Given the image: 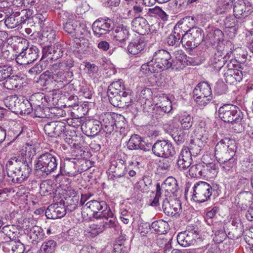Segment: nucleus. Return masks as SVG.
<instances>
[{"mask_svg":"<svg viewBox=\"0 0 253 253\" xmlns=\"http://www.w3.org/2000/svg\"><path fill=\"white\" fill-rule=\"evenodd\" d=\"M8 176L14 183H21L28 177L31 172V166L25 157L17 155L11 157L6 164Z\"/></svg>","mask_w":253,"mask_h":253,"instance_id":"f257e3e1","label":"nucleus"},{"mask_svg":"<svg viewBox=\"0 0 253 253\" xmlns=\"http://www.w3.org/2000/svg\"><path fill=\"white\" fill-rule=\"evenodd\" d=\"M172 63L170 54L164 49L155 52L152 59L141 66V71L145 74L159 73L172 68Z\"/></svg>","mask_w":253,"mask_h":253,"instance_id":"f03ea898","label":"nucleus"},{"mask_svg":"<svg viewBox=\"0 0 253 253\" xmlns=\"http://www.w3.org/2000/svg\"><path fill=\"white\" fill-rule=\"evenodd\" d=\"M58 158L57 154L51 150L41 154L36 160L35 168L38 173L42 176H47L54 172L57 168Z\"/></svg>","mask_w":253,"mask_h":253,"instance_id":"7ed1b4c3","label":"nucleus"},{"mask_svg":"<svg viewBox=\"0 0 253 253\" xmlns=\"http://www.w3.org/2000/svg\"><path fill=\"white\" fill-rule=\"evenodd\" d=\"M194 23V20L187 23L186 27L189 29L185 31L182 37V44L190 49L197 47L203 41L204 36V31L201 29L193 27Z\"/></svg>","mask_w":253,"mask_h":253,"instance_id":"20e7f679","label":"nucleus"},{"mask_svg":"<svg viewBox=\"0 0 253 253\" xmlns=\"http://www.w3.org/2000/svg\"><path fill=\"white\" fill-rule=\"evenodd\" d=\"M236 146L235 141L228 138L220 140L215 146L214 154L217 161L223 162L234 157Z\"/></svg>","mask_w":253,"mask_h":253,"instance_id":"39448f33","label":"nucleus"},{"mask_svg":"<svg viewBox=\"0 0 253 253\" xmlns=\"http://www.w3.org/2000/svg\"><path fill=\"white\" fill-rule=\"evenodd\" d=\"M219 118L224 122L231 123L232 125H240L243 119L241 112L233 105L227 104L220 107L218 110Z\"/></svg>","mask_w":253,"mask_h":253,"instance_id":"423d86ee","label":"nucleus"},{"mask_svg":"<svg viewBox=\"0 0 253 253\" xmlns=\"http://www.w3.org/2000/svg\"><path fill=\"white\" fill-rule=\"evenodd\" d=\"M89 209L93 212V216L96 219H101L102 217H111L112 211L110 207L103 201L91 200L86 203L84 209Z\"/></svg>","mask_w":253,"mask_h":253,"instance_id":"0eeeda50","label":"nucleus"},{"mask_svg":"<svg viewBox=\"0 0 253 253\" xmlns=\"http://www.w3.org/2000/svg\"><path fill=\"white\" fill-rule=\"evenodd\" d=\"M193 22V18L192 17H186L184 18L181 23L176 25L172 33L167 38V43L169 46L177 47L180 43H182V37L187 26V23L190 21Z\"/></svg>","mask_w":253,"mask_h":253,"instance_id":"6e6552de","label":"nucleus"},{"mask_svg":"<svg viewBox=\"0 0 253 253\" xmlns=\"http://www.w3.org/2000/svg\"><path fill=\"white\" fill-rule=\"evenodd\" d=\"M192 199L198 203L208 201L211 197L212 189L210 184L205 181L196 182L193 187Z\"/></svg>","mask_w":253,"mask_h":253,"instance_id":"1a4fd4ad","label":"nucleus"},{"mask_svg":"<svg viewBox=\"0 0 253 253\" xmlns=\"http://www.w3.org/2000/svg\"><path fill=\"white\" fill-rule=\"evenodd\" d=\"M126 89L123 80L119 79L118 81L112 82L108 86L107 94L109 100L113 105H118V103L120 99L121 95L123 94Z\"/></svg>","mask_w":253,"mask_h":253,"instance_id":"9d476101","label":"nucleus"},{"mask_svg":"<svg viewBox=\"0 0 253 253\" xmlns=\"http://www.w3.org/2000/svg\"><path fill=\"white\" fill-rule=\"evenodd\" d=\"M154 154L158 157L169 158L175 154L172 145L168 140H157L152 147Z\"/></svg>","mask_w":253,"mask_h":253,"instance_id":"9b49d317","label":"nucleus"},{"mask_svg":"<svg viewBox=\"0 0 253 253\" xmlns=\"http://www.w3.org/2000/svg\"><path fill=\"white\" fill-rule=\"evenodd\" d=\"M225 46L227 49L229 48L230 49V51L227 52L225 55L223 56L221 52L218 51L211 59V65L216 70L218 71L222 68H224L227 58L229 59L232 54V51L234 48V44L231 42H227Z\"/></svg>","mask_w":253,"mask_h":253,"instance_id":"f8f14e48","label":"nucleus"},{"mask_svg":"<svg viewBox=\"0 0 253 253\" xmlns=\"http://www.w3.org/2000/svg\"><path fill=\"white\" fill-rule=\"evenodd\" d=\"M113 22L109 18H99L92 24L94 35L97 37L107 34L112 29Z\"/></svg>","mask_w":253,"mask_h":253,"instance_id":"ddd939ff","label":"nucleus"},{"mask_svg":"<svg viewBox=\"0 0 253 253\" xmlns=\"http://www.w3.org/2000/svg\"><path fill=\"white\" fill-rule=\"evenodd\" d=\"M39 49L35 46L27 47L16 58V62L20 65H28L34 62L39 56Z\"/></svg>","mask_w":253,"mask_h":253,"instance_id":"4468645a","label":"nucleus"},{"mask_svg":"<svg viewBox=\"0 0 253 253\" xmlns=\"http://www.w3.org/2000/svg\"><path fill=\"white\" fill-rule=\"evenodd\" d=\"M113 40L119 46L123 47L126 44L130 36L128 27L123 25L116 27L112 32Z\"/></svg>","mask_w":253,"mask_h":253,"instance_id":"2eb2a0df","label":"nucleus"},{"mask_svg":"<svg viewBox=\"0 0 253 253\" xmlns=\"http://www.w3.org/2000/svg\"><path fill=\"white\" fill-rule=\"evenodd\" d=\"M197 236V231L189 227L185 231L178 233L177 236V242L181 246L188 247L195 243Z\"/></svg>","mask_w":253,"mask_h":253,"instance_id":"dca6fc26","label":"nucleus"},{"mask_svg":"<svg viewBox=\"0 0 253 253\" xmlns=\"http://www.w3.org/2000/svg\"><path fill=\"white\" fill-rule=\"evenodd\" d=\"M173 56L174 59L172 60V69L179 71L183 69L187 65L191 64V62L189 60L190 57H188L182 50H175Z\"/></svg>","mask_w":253,"mask_h":253,"instance_id":"f3484780","label":"nucleus"},{"mask_svg":"<svg viewBox=\"0 0 253 253\" xmlns=\"http://www.w3.org/2000/svg\"><path fill=\"white\" fill-rule=\"evenodd\" d=\"M53 76L54 81L57 83L55 85L57 86L56 89L62 88L64 87L69 88L72 85L69 84L70 80L69 79L72 76V73L65 70L59 71L56 73L53 74Z\"/></svg>","mask_w":253,"mask_h":253,"instance_id":"a211bd4d","label":"nucleus"},{"mask_svg":"<svg viewBox=\"0 0 253 253\" xmlns=\"http://www.w3.org/2000/svg\"><path fill=\"white\" fill-rule=\"evenodd\" d=\"M161 188L163 193L165 191V197L168 198L171 194L177 192L179 187L176 179L172 176H169L162 183Z\"/></svg>","mask_w":253,"mask_h":253,"instance_id":"6ab92c4d","label":"nucleus"},{"mask_svg":"<svg viewBox=\"0 0 253 253\" xmlns=\"http://www.w3.org/2000/svg\"><path fill=\"white\" fill-rule=\"evenodd\" d=\"M162 208L164 212L168 215L171 216H178L181 211V205L178 202L170 204L168 198H163Z\"/></svg>","mask_w":253,"mask_h":253,"instance_id":"aec40b11","label":"nucleus"},{"mask_svg":"<svg viewBox=\"0 0 253 253\" xmlns=\"http://www.w3.org/2000/svg\"><path fill=\"white\" fill-rule=\"evenodd\" d=\"M127 148L130 150H136L140 149L144 151L150 150L151 148V144L145 145V142L141 137L137 134H134L129 139L127 144Z\"/></svg>","mask_w":253,"mask_h":253,"instance_id":"412c9836","label":"nucleus"},{"mask_svg":"<svg viewBox=\"0 0 253 253\" xmlns=\"http://www.w3.org/2000/svg\"><path fill=\"white\" fill-rule=\"evenodd\" d=\"M131 25L137 33L142 35L148 34L151 30L147 20L141 16L134 18L131 22Z\"/></svg>","mask_w":253,"mask_h":253,"instance_id":"4be33fe9","label":"nucleus"},{"mask_svg":"<svg viewBox=\"0 0 253 253\" xmlns=\"http://www.w3.org/2000/svg\"><path fill=\"white\" fill-rule=\"evenodd\" d=\"M146 42L144 37H139L131 40L127 46L128 52L132 55L141 52L145 48Z\"/></svg>","mask_w":253,"mask_h":253,"instance_id":"5701e85b","label":"nucleus"},{"mask_svg":"<svg viewBox=\"0 0 253 253\" xmlns=\"http://www.w3.org/2000/svg\"><path fill=\"white\" fill-rule=\"evenodd\" d=\"M100 126L101 129L106 132L107 134H110L114 129V125L116 128H119L117 125L115 123V120L111 117L109 113L104 114L101 116Z\"/></svg>","mask_w":253,"mask_h":253,"instance_id":"b1692460","label":"nucleus"},{"mask_svg":"<svg viewBox=\"0 0 253 253\" xmlns=\"http://www.w3.org/2000/svg\"><path fill=\"white\" fill-rule=\"evenodd\" d=\"M192 161V156L187 150H185L182 148L177 161L178 168L180 170L186 169L191 165Z\"/></svg>","mask_w":253,"mask_h":253,"instance_id":"393cba45","label":"nucleus"},{"mask_svg":"<svg viewBox=\"0 0 253 253\" xmlns=\"http://www.w3.org/2000/svg\"><path fill=\"white\" fill-rule=\"evenodd\" d=\"M203 146V141L201 138H195L190 141L189 147H183L182 148L187 150L191 156H197L202 150Z\"/></svg>","mask_w":253,"mask_h":253,"instance_id":"a878e982","label":"nucleus"},{"mask_svg":"<svg viewBox=\"0 0 253 253\" xmlns=\"http://www.w3.org/2000/svg\"><path fill=\"white\" fill-rule=\"evenodd\" d=\"M243 74L241 70H229L224 73L225 82L230 84L240 82L243 78Z\"/></svg>","mask_w":253,"mask_h":253,"instance_id":"bb28decb","label":"nucleus"},{"mask_svg":"<svg viewBox=\"0 0 253 253\" xmlns=\"http://www.w3.org/2000/svg\"><path fill=\"white\" fill-rule=\"evenodd\" d=\"M233 12L236 18L246 17L249 14V8L247 7L244 1L239 0L234 4Z\"/></svg>","mask_w":253,"mask_h":253,"instance_id":"cd10ccee","label":"nucleus"},{"mask_svg":"<svg viewBox=\"0 0 253 253\" xmlns=\"http://www.w3.org/2000/svg\"><path fill=\"white\" fill-rule=\"evenodd\" d=\"M66 213V210L64 208L50 205L45 211V214L48 218L57 219L63 217Z\"/></svg>","mask_w":253,"mask_h":253,"instance_id":"c85d7f7f","label":"nucleus"},{"mask_svg":"<svg viewBox=\"0 0 253 253\" xmlns=\"http://www.w3.org/2000/svg\"><path fill=\"white\" fill-rule=\"evenodd\" d=\"M203 169L202 170V176L207 178L215 177L218 171L217 166L212 163L206 164L203 162Z\"/></svg>","mask_w":253,"mask_h":253,"instance_id":"c756f323","label":"nucleus"},{"mask_svg":"<svg viewBox=\"0 0 253 253\" xmlns=\"http://www.w3.org/2000/svg\"><path fill=\"white\" fill-rule=\"evenodd\" d=\"M22 84L23 81L20 77L10 76L3 83V86L7 89L13 90L20 88Z\"/></svg>","mask_w":253,"mask_h":253,"instance_id":"7c9ffc66","label":"nucleus"},{"mask_svg":"<svg viewBox=\"0 0 253 253\" xmlns=\"http://www.w3.org/2000/svg\"><path fill=\"white\" fill-rule=\"evenodd\" d=\"M29 235L31 242L33 244H37L44 237L43 229L38 226H35L31 228Z\"/></svg>","mask_w":253,"mask_h":253,"instance_id":"2f4dec72","label":"nucleus"},{"mask_svg":"<svg viewBox=\"0 0 253 253\" xmlns=\"http://www.w3.org/2000/svg\"><path fill=\"white\" fill-rule=\"evenodd\" d=\"M194 95H212L210 84L206 82L198 84L193 90Z\"/></svg>","mask_w":253,"mask_h":253,"instance_id":"473e14b6","label":"nucleus"},{"mask_svg":"<svg viewBox=\"0 0 253 253\" xmlns=\"http://www.w3.org/2000/svg\"><path fill=\"white\" fill-rule=\"evenodd\" d=\"M83 126L86 129V132L89 133V135H95L101 129L100 123L97 120L88 121L85 123Z\"/></svg>","mask_w":253,"mask_h":253,"instance_id":"72a5a7b5","label":"nucleus"},{"mask_svg":"<svg viewBox=\"0 0 253 253\" xmlns=\"http://www.w3.org/2000/svg\"><path fill=\"white\" fill-rule=\"evenodd\" d=\"M20 99L16 95L6 97L3 101L5 106L12 112L16 113Z\"/></svg>","mask_w":253,"mask_h":253,"instance_id":"f704fd0d","label":"nucleus"},{"mask_svg":"<svg viewBox=\"0 0 253 253\" xmlns=\"http://www.w3.org/2000/svg\"><path fill=\"white\" fill-rule=\"evenodd\" d=\"M179 120L181 128L183 130H189L194 124L193 117L187 114H181Z\"/></svg>","mask_w":253,"mask_h":253,"instance_id":"c9c22d12","label":"nucleus"},{"mask_svg":"<svg viewBox=\"0 0 253 253\" xmlns=\"http://www.w3.org/2000/svg\"><path fill=\"white\" fill-rule=\"evenodd\" d=\"M57 247V243L53 240L45 241L40 248V253H53Z\"/></svg>","mask_w":253,"mask_h":253,"instance_id":"e433bc0d","label":"nucleus"},{"mask_svg":"<svg viewBox=\"0 0 253 253\" xmlns=\"http://www.w3.org/2000/svg\"><path fill=\"white\" fill-rule=\"evenodd\" d=\"M42 39L49 42H53L56 38L55 31L48 25L42 28Z\"/></svg>","mask_w":253,"mask_h":253,"instance_id":"4c0bfd02","label":"nucleus"},{"mask_svg":"<svg viewBox=\"0 0 253 253\" xmlns=\"http://www.w3.org/2000/svg\"><path fill=\"white\" fill-rule=\"evenodd\" d=\"M33 111V107L30 102L25 100L19 102L16 113L28 115Z\"/></svg>","mask_w":253,"mask_h":253,"instance_id":"58836bf2","label":"nucleus"},{"mask_svg":"<svg viewBox=\"0 0 253 253\" xmlns=\"http://www.w3.org/2000/svg\"><path fill=\"white\" fill-rule=\"evenodd\" d=\"M234 0H220L217 3L216 8V13L218 14L224 13L225 11L230 9L233 4Z\"/></svg>","mask_w":253,"mask_h":253,"instance_id":"ea45409f","label":"nucleus"},{"mask_svg":"<svg viewBox=\"0 0 253 253\" xmlns=\"http://www.w3.org/2000/svg\"><path fill=\"white\" fill-rule=\"evenodd\" d=\"M54 81L53 75L49 71H46L41 75L38 83L42 86H50Z\"/></svg>","mask_w":253,"mask_h":253,"instance_id":"a19ab883","label":"nucleus"},{"mask_svg":"<svg viewBox=\"0 0 253 253\" xmlns=\"http://www.w3.org/2000/svg\"><path fill=\"white\" fill-rule=\"evenodd\" d=\"M78 25V21L74 19H69L64 24V29L66 32L72 35L73 36H75L76 29Z\"/></svg>","mask_w":253,"mask_h":253,"instance_id":"79ce46f5","label":"nucleus"},{"mask_svg":"<svg viewBox=\"0 0 253 253\" xmlns=\"http://www.w3.org/2000/svg\"><path fill=\"white\" fill-rule=\"evenodd\" d=\"M19 15L16 12L8 16L5 19L4 23L7 28L12 29L19 26Z\"/></svg>","mask_w":253,"mask_h":253,"instance_id":"37998d69","label":"nucleus"},{"mask_svg":"<svg viewBox=\"0 0 253 253\" xmlns=\"http://www.w3.org/2000/svg\"><path fill=\"white\" fill-rule=\"evenodd\" d=\"M73 66V63L71 60H67L66 62L55 63L50 65V69L51 71L57 70L63 71L69 69Z\"/></svg>","mask_w":253,"mask_h":253,"instance_id":"c03bdc74","label":"nucleus"},{"mask_svg":"<svg viewBox=\"0 0 253 253\" xmlns=\"http://www.w3.org/2000/svg\"><path fill=\"white\" fill-rule=\"evenodd\" d=\"M203 165V162H202L191 166L189 169V174L190 176L192 177H202Z\"/></svg>","mask_w":253,"mask_h":253,"instance_id":"a18cd8bd","label":"nucleus"},{"mask_svg":"<svg viewBox=\"0 0 253 253\" xmlns=\"http://www.w3.org/2000/svg\"><path fill=\"white\" fill-rule=\"evenodd\" d=\"M76 164L72 162L68 161L64 163L63 171L65 175L69 176H74L77 174V170L76 168Z\"/></svg>","mask_w":253,"mask_h":253,"instance_id":"49530a36","label":"nucleus"},{"mask_svg":"<svg viewBox=\"0 0 253 253\" xmlns=\"http://www.w3.org/2000/svg\"><path fill=\"white\" fill-rule=\"evenodd\" d=\"M12 67L8 65H0V82L5 81L12 74Z\"/></svg>","mask_w":253,"mask_h":253,"instance_id":"de8ad7c7","label":"nucleus"},{"mask_svg":"<svg viewBox=\"0 0 253 253\" xmlns=\"http://www.w3.org/2000/svg\"><path fill=\"white\" fill-rule=\"evenodd\" d=\"M118 105H114L116 107H122L124 106H128L131 102L132 99L129 90H127L124 91L123 94L121 95L120 99H118Z\"/></svg>","mask_w":253,"mask_h":253,"instance_id":"09e8293b","label":"nucleus"},{"mask_svg":"<svg viewBox=\"0 0 253 253\" xmlns=\"http://www.w3.org/2000/svg\"><path fill=\"white\" fill-rule=\"evenodd\" d=\"M38 106L33 108L34 112L33 116L35 117H38L41 118H47V117H50V116L47 115V113H49V108Z\"/></svg>","mask_w":253,"mask_h":253,"instance_id":"8fccbe9b","label":"nucleus"},{"mask_svg":"<svg viewBox=\"0 0 253 253\" xmlns=\"http://www.w3.org/2000/svg\"><path fill=\"white\" fill-rule=\"evenodd\" d=\"M237 19L234 15L227 16L224 21L225 27L233 29V30L235 31L238 27V21Z\"/></svg>","mask_w":253,"mask_h":253,"instance_id":"3c124183","label":"nucleus"},{"mask_svg":"<svg viewBox=\"0 0 253 253\" xmlns=\"http://www.w3.org/2000/svg\"><path fill=\"white\" fill-rule=\"evenodd\" d=\"M167 225V223L163 220L154 221L151 224V228L154 231L159 234H164L166 232L165 226Z\"/></svg>","mask_w":253,"mask_h":253,"instance_id":"603ef678","label":"nucleus"},{"mask_svg":"<svg viewBox=\"0 0 253 253\" xmlns=\"http://www.w3.org/2000/svg\"><path fill=\"white\" fill-rule=\"evenodd\" d=\"M47 17L48 14L46 12L39 13L35 15V21L40 25L41 28L49 25V22L47 20Z\"/></svg>","mask_w":253,"mask_h":253,"instance_id":"864d4df0","label":"nucleus"},{"mask_svg":"<svg viewBox=\"0 0 253 253\" xmlns=\"http://www.w3.org/2000/svg\"><path fill=\"white\" fill-rule=\"evenodd\" d=\"M47 64L46 60H41L38 64L28 70V73L33 75L38 74L46 68Z\"/></svg>","mask_w":253,"mask_h":253,"instance_id":"5fc2aeb1","label":"nucleus"},{"mask_svg":"<svg viewBox=\"0 0 253 253\" xmlns=\"http://www.w3.org/2000/svg\"><path fill=\"white\" fill-rule=\"evenodd\" d=\"M53 55L48 59L57 60L63 55L64 48L61 43H57L52 45Z\"/></svg>","mask_w":253,"mask_h":253,"instance_id":"6e6d98bb","label":"nucleus"},{"mask_svg":"<svg viewBox=\"0 0 253 253\" xmlns=\"http://www.w3.org/2000/svg\"><path fill=\"white\" fill-rule=\"evenodd\" d=\"M195 101L200 107H204L209 104L213 98L212 95H194Z\"/></svg>","mask_w":253,"mask_h":253,"instance_id":"4d7b16f0","label":"nucleus"},{"mask_svg":"<svg viewBox=\"0 0 253 253\" xmlns=\"http://www.w3.org/2000/svg\"><path fill=\"white\" fill-rule=\"evenodd\" d=\"M231 58L228 59L226 62V64L224 67V72L225 71H228L229 70H240L239 69L241 68L240 65L235 59H233V57Z\"/></svg>","mask_w":253,"mask_h":253,"instance_id":"13d9d810","label":"nucleus"},{"mask_svg":"<svg viewBox=\"0 0 253 253\" xmlns=\"http://www.w3.org/2000/svg\"><path fill=\"white\" fill-rule=\"evenodd\" d=\"M223 162L217 161L221 166L222 168L225 172H228L232 170L233 168L236 165L235 159L232 157L231 158L224 160Z\"/></svg>","mask_w":253,"mask_h":253,"instance_id":"bf43d9fd","label":"nucleus"},{"mask_svg":"<svg viewBox=\"0 0 253 253\" xmlns=\"http://www.w3.org/2000/svg\"><path fill=\"white\" fill-rule=\"evenodd\" d=\"M163 192L161 191V186L159 183H158L156 186V193L153 199L150 200V205L152 207H157L160 208L159 200L162 199L163 200V196L162 194Z\"/></svg>","mask_w":253,"mask_h":253,"instance_id":"052dcab7","label":"nucleus"},{"mask_svg":"<svg viewBox=\"0 0 253 253\" xmlns=\"http://www.w3.org/2000/svg\"><path fill=\"white\" fill-rule=\"evenodd\" d=\"M207 129L208 126L206 123L203 120L200 121L197 127V130L200 137L205 139L208 138Z\"/></svg>","mask_w":253,"mask_h":253,"instance_id":"680f3d73","label":"nucleus"},{"mask_svg":"<svg viewBox=\"0 0 253 253\" xmlns=\"http://www.w3.org/2000/svg\"><path fill=\"white\" fill-rule=\"evenodd\" d=\"M43 97V94L38 92L32 95L29 99V101L32 104V107L42 106L41 100Z\"/></svg>","mask_w":253,"mask_h":253,"instance_id":"e2e57ef3","label":"nucleus"},{"mask_svg":"<svg viewBox=\"0 0 253 253\" xmlns=\"http://www.w3.org/2000/svg\"><path fill=\"white\" fill-rule=\"evenodd\" d=\"M114 214L112 212V216L111 217H102L101 219H103L106 221H104L101 224L102 226L104 227V231L107 228H115L116 227L115 218L114 217Z\"/></svg>","mask_w":253,"mask_h":253,"instance_id":"0e129e2a","label":"nucleus"},{"mask_svg":"<svg viewBox=\"0 0 253 253\" xmlns=\"http://www.w3.org/2000/svg\"><path fill=\"white\" fill-rule=\"evenodd\" d=\"M159 107L164 113H169L172 109V104L168 97H164L161 101Z\"/></svg>","mask_w":253,"mask_h":253,"instance_id":"69168bd1","label":"nucleus"},{"mask_svg":"<svg viewBox=\"0 0 253 253\" xmlns=\"http://www.w3.org/2000/svg\"><path fill=\"white\" fill-rule=\"evenodd\" d=\"M104 231V227L101 224H92L90 225L88 233L92 236L95 237Z\"/></svg>","mask_w":253,"mask_h":253,"instance_id":"338daca9","label":"nucleus"},{"mask_svg":"<svg viewBox=\"0 0 253 253\" xmlns=\"http://www.w3.org/2000/svg\"><path fill=\"white\" fill-rule=\"evenodd\" d=\"M89 34L88 28L86 25L84 23L79 22V25L77 26L75 36H87Z\"/></svg>","mask_w":253,"mask_h":253,"instance_id":"774afa93","label":"nucleus"}]
</instances>
